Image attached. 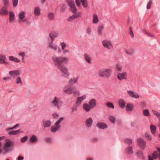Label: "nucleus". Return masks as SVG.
I'll use <instances>...</instances> for the list:
<instances>
[{
	"label": "nucleus",
	"mask_w": 160,
	"mask_h": 160,
	"mask_svg": "<svg viewBox=\"0 0 160 160\" xmlns=\"http://www.w3.org/2000/svg\"><path fill=\"white\" fill-rule=\"evenodd\" d=\"M52 59L55 63V65L62 72V75L65 77H68L69 74L68 69L62 64L63 63H67L68 62V59L66 57L53 56Z\"/></svg>",
	"instance_id": "1"
},
{
	"label": "nucleus",
	"mask_w": 160,
	"mask_h": 160,
	"mask_svg": "<svg viewBox=\"0 0 160 160\" xmlns=\"http://www.w3.org/2000/svg\"><path fill=\"white\" fill-rule=\"evenodd\" d=\"M5 141L3 147L4 151L3 152L4 154L12 151L13 148H11L14 146L13 142L10 139H7Z\"/></svg>",
	"instance_id": "2"
},
{
	"label": "nucleus",
	"mask_w": 160,
	"mask_h": 160,
	"mask_svg": "<svg viewBox=\"0 0 160 160\" xmlns=\"http://www.w3.org/2000/svg\"><path fill=\"white\" fill-rule=\"evenodd\" d=\"M112 71L110 69L101 70L99 71L98 74L100 77H106L107 78H109L111 75Z\"/></svg>",
	"instance_id": "3"
},
{
	"label": "nucleus",
	"mask_w": 160,
	"mask_h": 160,
	"mask_svg": "<svg viewBox=\"0 0 160 160\" xmlns=\"http://www.w3.org/2000/svg\"><path fill=\"white\" fill-rule=\"evenodd\" d=\"M52 103L53 104L54 106L59 109L62 106V102L60 101L59 98L55 97L54 100L52 102Z\"/></svg>",
	"instance_id": "4"
},
{
	"label": "nucleus",
	"mask_w": 160,
	"mask_h": 160,
	"mask_svg": "<svg viewBox=\"0 0 160 160\" xmlns=\"http://www.w3.org/2000/svg\"><path fill=\"white\" fill-rule=\"evenodd\" d=\"M63 91L68 94H71L72 93H75L76 92L75 89L71 88L70 86L65 87L63 89Z\"/></svg>",
	"instance_id": "5"
},
{
	"label": "nucleus",
	"mask_w": 160,
	"mask_h": 160,
	"mask_svg": "<svg viewBox=\"0 0 160 160\" xmlns=\"http://www.w3.org/2000/svg\"><path fill=\"white\" fill-rule=\"evenodd\" d=\"M137 142L138 146L142 149H144L146 146V142L143 139L140 138L138 139Z\"/></svg>",
	"instance_id": "6"
},
{
	"label": "nucleus",
	"mask_w": 160,
	"mask_h": 160,
	"mask_svg": "<svg viewBox=\"0 0 160 160\" xmlns=\"http://www.w3.org/2000/svg\"><path fill=\"white\" fill-rule=\"evenodd\" d=\"M7 58L5 55L0 54V64H4L5 65L8 64L9 63L6 61Z\"/></svg>",
	"instance_id": "7"
},
{
	"label": "nucleus",
	"mask_w": 160,
	"mask_h": 160,
	"mask_svg": "<svg viewBox=\"0 0 160 160\" xmlns=\"http://www.w3.org/2000/svg\"><path fill=\"white\" fill-rule=\"evenodd\" d=\"M96 126L99 129H104L107 128V124L104 122H98L96 125Z\"/></svg>",
	"instance_id": "8"
},
{
	"label": "nucleus",
	"mask_w": 160,
	"mask_h": 160,
	"mask_svg": "<svg viewBox=\"0 0 160 160\" xmlns=\"http://www.w3.org/2000/svg\"><path fill=\"white\" fill-rule=\"evenodd\" d=\"M8 13V12L6 7H3L0 9V14L1 15H6Z\"/></svg>",
	"instance_id": "9"
},
{
	"label": "nucleus",
	"mask_w": 160,
	"mask_h": 160,
	"mask_svg": "<svg viewBox=\"0 0 160 160\" xmlns=\"http://www.w3.org/2000/svg\"><path fill=\"white\" fill-rule=\"evenodd\" d=\"M9 74L12 77H16L20 74L19 70H15L10 71Z\"/></svg>",
	"instance_id": "10"
},
{
	"label": "nucleus",
	"mask_w": 160,
	"mask_h": 160,
	"mask_svg": "<svg viewBox=\"0 0 160 160\" xmlns=\"http://www.w3.org/2000/svg\"><path fill=\"white\" fill-rule=\"evenodd\" d=\"M128 94L132 97L135 98H139L138 94L136 92L133 91L128 90Z\"/></svg>",
	"instance_id": "11"
},
{
	"label": "nucleus",
	"mask_w": 160,
	"mask_h": 160,
	"mask_svg": "<svg viewBox=\"0 0 160 160\" xmlns=\"http://www.w3.org/2000/svg\"><path fill=\"white\" fill-rule=\"evenodd\" d=\"M127 73L125 72H124L122 73H119L117 75V77L118 79L120 80H122V79H127L126 75Z\"/></svg>",
	"instance_id": "12"
},
{
	"label": "nucleus",
	"mask_w": 160,
	"mask_h": 160,
	"mask_svg": "<svg viewBox=\"0 0 160 160\" xmlns=\"http://www.w3.org/2000/svg\"><path fill=\"white\" fill-rule=\"evenodd\" d=\"M102 43L105 47L108 49H110L112 47V45L109 41L105 40L102 42Z\"/></svg>",
	"instance_id": "13"
},
{
	"label": "nucleus",
	"mask_w": 160,
	"mask_h": 160,
	"mask_svg": "<svg viewBox=\"0 0 160 160\" xmlns=\"http://www.w3.org/2000/svg\"><path fill=\"white\" fill-rule=\"evenodd\" d=\"M93 120L91 118H89L85 121V125L88 128H90L92 125Z\"/></svg>",
	"instance_id": "14"
},
{
	"label": "nucleus",
	"mask_w": 160,
	"mask_h": 160,
	"mask_svg": "<svg viewBox=\"0 0 160 160\" xmlns=\"http://www.w3.org/2000/svg\"><path fill=\"white\" fill-rule=\"evenodd\" d=\"M88 104L91 108H93L96 105V101L94 99H92L88 102Z\"/></svg>",
	"instance_id": "15"
},
{
	"label": "nucleus",
	"mask_w": 160,
	"mask_h": 160,
	"mask_svg": "<svg viewBox=\"0 0 160 160\" xmlns=\"http://www.w3.org/2000/svg\"><path fill=\"white\" fill-rule=\"evenodd\" d=\"M55 126H52L51 128V131L53 132H56L60 127V125L56 124V123H55Z\"/></svg>",
	"instance_id": "16"
},
{
	"label": "nucleus",
	"mask_w": 160,
	"mask_h": 160,
	"mask_svg": "<svg viewBox=\"0 0 160 160\" xmlns=\"http://www.w3.org/2000/svg\"><path fill=\"white\" fill-rule=\"evenodd\" d=\"M51 124V122L50 120L43 121V125L44 128L49 127Z\"/></svg>",
	"instance_id": "17"
},
{
	"label": "nucleus",
	"mask_w": 160,
	"mask_h": 160,
	"mask_svg": "<svg viewBox=\"0 0 160 160\" xmlns=\"http://www.w3.org/2000/svg\"><path fill=\"white\" fill-rule=\"evenodd\" d=\"M86 98V96L84 95L82 97H79L77 98V100L76 102L77 104H80L82 102V101Z\"/></svg>",
	"instance_id": "18"
},
{
	"label": "nucleus",
	"mask_w": 160,
	"mask_h": 160,
	"mask_svg": "<svg viewBox=\"0 0 160 160\" xmlns=\"http://www.w3.org/2000/svg\"><path fill=\"white\" fill-rule=\"evenodd\" d=\"M38 139L35 135H32L29 139V142L32 143L37 142Z\"/></svg>",
	"instance_id": "19"
},
{
	"label": "nucleus",
	"mask_w": 160,
	"mask_h": 160,
	"mask_svg": "<svg viewBox=\"0 0 160 160\" xmlns=\"http://www.w3.org/2000/svg\"><path fill=\"white\" fill-rule=\"evenodd\" d=\"M68 5L71 8L75 7V4L73 0H66Z\"/></svg>",
	"instance_id": "20"
},
{
	"label": "nucleus",
	"mask_w": 160,
	"mask_h": 160,
	"mask_svg": "<svg viewBox=\"0 0 160 160\" xmlns=\"http://www.w3.org/2000/svg\"><path fill=\"white\" fill-rule=\"evenodd\" d=\"M83 109L86 112L89 111L90 110V109L91 108L90 106L87 103L84 104L83 105Z\"/></svg>",
	"instance_id": "21"
},
{
	"label": "nucleus",
	"mask_w": 160,
	"mask_h": 160,
	"mask_svg": "<svg viewBox=\"0 0 160 160\" xmlns=\"http://www.w3.org/2000/svg\"><path fill=\"white\" fill-rule=\"evenodd\" d=\"M119 106L121 108H124L125 106L126 103L123 99H120L118 101Z\"/></svg>",
	"instance_id": "22"
},
{
	"label": "nucleus",
	"mask_w": 160,
	"mask_h": 160,
	"mask_svg": "<svg viewBox=\"0 0 160 160\" xmlns=\"http://www.w3.org/2000/svg\"><path fill=\"white\" fill-rule=\"evenodd\" d=\"M150 129L153 135H155L156 130V127L154 125L151 124L150 126Z\"/></svg>",
	"instance_id": "23"
},
{
	"label": "nucleus",
	"mask_w": 160,
	"mask_h": 160,
	"mask_svg": "<svg viewBox=\"0 0 160 160\" xmlns=\"http://www.w3.org/2000/svg\"><path fill=\"white\" fill-rule=\"evenodd\" d=\"M9 21L10 22H12L15 19V15L12 11L9 12Z\"/></svg>",
	"instance_id": "24"
},
{
	"label": "nucleus",
	"mask_w": 160,
	"mask_h": 160,
	"mask_svg": "<svg viewBox=\"0 0 160 160\" xmlns=\"http://www.w3.org/2000/svg\"><path fill=\"white\" fill-rule=\"evenodd\" d=\"M126 152L128 154H132L133 153L132 147L129 146L126 149Z\"/></svg>",
	"instance_id": "25"
},
{
	"label": "nucleus",
	"mask_w": 160,
	"mask_h": 160,
	"mask_svg": "<svg viewBox=\"0 0 160 160\" xmlns=\"http://www.w3.org/2000/svg\"><path fill=\"white\" fill-rule=\"evenodd\" d=\"M20 130L19 129L16 131H12L9 132L8 134L10 135H17L20 132Z\"/></svg>",
	"instance_id": "26"
},
{
	"label": "nucleus",
	"mask_w": 160,
	"mask_h": 160,
	"mask_svg": "<svg viewBox=\"0 0 160 160\" xmlns=\"http://www.w3.org/2000/svg\"><path fill=\"white\" fill-rule=\"evenodd\" d=\"M133 108V106L132 105L128 103L126 106V110L127 111H130L132 110Z\"/></svg>",
	"instance_id": "27"
},
{
	"label": "nucleus",
	"mask_w": 160,
	"mask_h": 160,
	"mask_svg": "<svg viewBox=\"0 0 160 160\" xmlns=\"http://www.w3.org/2000/svg\"><path fill=\"white\" fill-rule=\"evenodd\" d=\"M40 10L38 7H36L34 9V13L36 16H39L40 14Z\"/></svg>",
	"instance_id": "28"
},
{
	"label": "nucleus",
	"mask_w": 160,
	"mask_h": 160,
	"mask_svg": "<svg viewBox=\"0 0 160 160\" xmlns=\"http://www.w3.org/2000/svg\"><path fill=\"white\" fill-rule=\"evenodd\" d=\"M77 78H74L73 79L71 78L68 82V84H69V86H71L73 84V83H76V82H77Z\"/></svg>",
	"instance_id": "29"
},
{
	"label": "nucleus",
	"mask_w": 160,
	"mask_h": 160,
	"mask_svg": "<svg viewBox=\"0 0 160 160\" xmlns=\"http://www.w3.org/2000/svg\"><path fill=\"white\" fill-rule=\"evenodd\" d=\"M25 12L24 11H22L19 14V18L20 19L22 20L25 17Z\"/></svg>",
	"instance_id": "30"
},
{
	"label": "nucleus",
	"mask_w": 160,
	"mask_h": 160,
	"mask_svg": "<svg viewBox=\"0 0 160 160\" xmlns=\"http://www.w3.org/2000/svg\"><path fill=\"white\" fill-rule=\"evenodd\" d=\"M82 6L84 8H86L88 6L87 0H80Z\"/></svg>",
	"instance_id": "31"
},
{
	"label": "nucleus",
	"mask_w": 160,
	"mask_h": 160,
	"mask_svg": "<svg viewBox=\"0 0 160 160\" xmlns=\"http://www.w3.org/2000/svg\"><path fill=\"white\" fill-rule=\"evenodd\" d=\"M104 27L103 26H101L98 28V34L100 36H102V30L104 28Z\"/></svg>",
	"instance_id": "32"
},
{
	"label": "nucleus",
	"mask_w": 160,
	"mask_h": 160,
	"mask_svg": "<svg viewBox=\"0 0 160 160\" xmlns=\"http://www.w3.org/2000/svg\"><path fill=\"white\" fill-rule=\"evenodd\" d=\"M98 21V16L96 14H94L93 17V22L94 23H97Z\"/></svg>",
	"instance_id": "33"
},
{
	"label": "nucleus",
	"mask_w": 160,
	"mask_h": 160,
	"mask_svg": "<svg viewBox=\"0 0 160 160\" xmlns=\"http://www.w3.org/2000/svg\"><path fill=\"white\" fill-rule=\"evenodd\" d=\"M126 52L127 54L131 55L133 54L134 52V50L133 49L131 48L128 50H126Z\"/></svg>",
	"instance_id": "34"
},
{
	"label": "nucleus",
	"mask_w": 160,
	"mask_h": 160,
	"mask_svg": "<svg viewBox=\"0 0 160 160\" xmlns=\"http://www.w3.org/2000/svg\"><path fill=\"white\" fill-rule=\"evenodd\" d=\"M124 141L128 145H131L132 142V140L128 138H126L124 140Z\"/></svg>",
	"instance_id": "35"
},
{
	"label": "nucleus",
	"mask_w": 160,
	"mask_h": 160,
	"mask_svg": "<svg viewBox=\"0 0 160 160\" xmlns=\"http://www.w3.org/2000/svg\"><path fill=\"white\" fill-rule=\"evenodd\" d=\"M109 120L112 123H115L116 119L113 116H111L109 117Z\"/></svg>",
	"instance_id": "36"
},
{
	"label": "nucleus",
	"mask_w": 160,
	"mask_h": 160,
	"mask_svg": "<svg viewBox=\"0 0 160 160\" xmlns=\"http://www.w3.org/2000/svg\"><path fill=\"white\" fill-rule=\"evenodd\" d=\"M84 57L85 60L87 62H88L89 63H91V59L90 57L88 56L87 54H84Z\"/></svg>",
	"instance_id": "37"
},
{
	"label": "nucleus",
	"mask_w": 160,
	"mask_h": 160,
	"mask_svg": "<svg viewBox=\"0 0 160 160\" xmlns=\"http://www.w3.org/2000/svg\"><path fill=\"white\" fill-rule=\"evenodd\" d=\"M52 42H51V43H49V48H50L53 49H54L55 50H56L57 49V46L54 45L52 44Z\"/></svg>",
	"instance_id": "38"
},
{
	"label": "nucleus",
	"mask_w": 160,
	"mask_h": 160,
	"mask_svg": "<svg viewBox=\"0 0 160 160\" xmlns=\"http://www.w3.org/2000/svg\"><path fill=\"white\" fill-rule=\"evenodd\" d=\"M106 105L109 108H111L112 109H113L114 108V106L113 104L110 102H107Z\"/></svg>",
	"instance_id": "39"
},
{
	"label": "nucleus",
	"mask_w": 160,
	"mask_h": 160,
	"mask_svg": "<svg viewBox=\"0 0 160 160\" xmlns=\"http://www.w3.org/2000/svg\"><path fill=\"white\" fill-rule=\"evenodd\" d=\"M48 17L50 20H52L54 19V16L53 13L50 12L48 14Z\"/></svg>",
	"instance_id": "40"
},
{
	"label": "nucleus",
	"mask_w": 160,
	"mask_h": 160,
	"mask_svg": "<svg viewBox=\"0 0 160 160\" xmlns=\"http://www.w3.org/2000/svg\"><path fill=\"white\" fill-rule=\"evenodd\" d=\"M145 136L146 138L149 140H152V138L151 136L147 132H145Z\"/></svg>",
	"instance_id": "41"
},
{
	"label": "nucleus",
	"mask_w": 160,
	"mask_h": 160,
	"mask_svg": "<svg viewBox=\"0 0 160 160\" xmlns=\"http://www.w3.org/2000/svg\"><path fill=\"white\" fill-rule=\"evenodd\" d=\"M143 115L145 116H148L149 115V111L148 110L146 109L143 111Z\"/></svg>",
	"instance_id": "42"
},
{
	"label": "nucleus",
	"mask_w": 160,
	"mask_h": 160,
	"mask_svg": "<svg viewBox=\"0 0 160 160\" xmlns=\"http://www.w3.org/2000/svg\"><path fill=\"white\" fill-rule=\"evenodd\" d=\"M28 137L27 136H25L22 138L21 139V142L22 143H23L26 141L28 139Z\"/></svg>",
	"instance_id": "43"
},
{
	"label": "nucleus",
	"mask_w": 160,
	"mask_h": 160,
	"mask_svg": "<svg viewBox=\"0 0 160 160\" xmlns=\"http://www.w3.org/2000/svg\"><path fill=\"white\" fill-rule=\"evenodd\" d=\"M12 1L13 6L14 7H16L18 3V0H12Z\"/></svg>",
	"instance_id": "44"
},
{
	"label": "nucleus",
	"mask_w": 160,
	"mask_h": 160,
	"mask_svg": "<svg viewBox=\"0 0 160 160\" xmlns=\"http://www.w3.org/2000/svg\"><path fill=\"white\" fill-rule=\"evenodd\" d=\"M152 0H149V2L148 3L147 5V9H148L150 8L151 5L152 4Z\"/></svg>",
	"instance_id": "45"
},
{
	"label": "nucleus",
	"mask_w": 160,
	"mask_h": 160,
	"mask_svg": "<svg viewBox=\"0 0 160 160\" xmlns=\"http://www.w3.org/2000/svg\"><path fill=\"white\" fill-rule=\"evenodd\" d=\"M64 118L63 117L60 118L59 120L57 121L56 122V124L60 125V122L63 120Z\"/></svg>",
	"instance_id": "46"
},
{
	"label": "nucleus",
	"mask_w": 160,
	"mask_h": 160,
	"mask_svg": "<svg viewBox=\"0 0 160 160\" xmlns=\"http://www.w3.org/2000/svg\"><path fill=\"white\" fill-rule=\"evenodd\" d=\"M64 118L63 117L60 118L59 120L57 121L56 122V124L60 125V122L63 120Z\"/></svg>",
	"instance_id": "47"
},
{
	"label": "nucleus",
	"mask_w": 160,
	"mask_h": 160,
	"mask_svg": "<svg viewBox=\"0 0 160 160\" xmlns=\"http://www.w3.org/2000/svg\"><path fill=\"white\" fill-rule=\"evenodd\" d=\"M16 83L17 84H22L21 78L20 77H18L16 79Z\"/></svg>",
	"instance_id": "48"
},
{
	"label": "nucleus",
	"mask_w": 160,
	"mask_h": 160,
	"mask_svg": "<svg viewBox=\"0 0 160 160\" xmlns=\"http://www.w3.org/2000/svg\"><path fill=\"white\" fill-rule=\"evenodd\" d=\"M49 36L51 38L52 40L53 41L54 40V38L56 37L57 35H54L52 34V33H50L49 34Z\"/></svg>",
	"instance_id": "49"
},
{
	"label": "nucleus",
	"mask_w": 160,
	"mask_h": 160,
	"mask_svg": "<svg viewBox=\"0 0 160 160\" xmlns=\"http://www.w3.org/2000/svg\"><path fill=\"white\" fill-rule=\"evenodd\" d=\"M45 141L48 143H50L51 142L52 140L50 138H45Z\"/></svg>",
	"instance_id": "50"
},
{
	"label": "nucleus",
	"mask_w": 160,
	"mask_h": 160,
	"mask_svg": "<svg viewBox=\"0 0 160 160\" xmlns=\"http://www.w3.org/2000/svg\"><path fill=\"white\" fill-rule=\"evenodd\" d=\"M66 6L65 5H63L62 8H61L60 11L61 12H64L66 9Z\"/></svg>",
	"instance_id": "51"
},
{
	"label": "nucleus",
	"mask_w": 160,
	"mask_h": 160,
	"mask_svg": "<svg viewBox=\"0 0 160 160\" xmlns=\"http://www.w3.org/2000/svg\"><path fill=\"white\" fill-rule=\"evenodd\" d=\"M4 6L6 7V6L8 5L9 3V2L8 0H3Z\"/></svg>",
	"instance_id": "52"
},
{
	"label": "nucleus",
	"mask_w": 160,
	"mask_h": 160,
	"mask_svg": "<svg viewBox=\"0 0 160 160\" xmlns=\"http://www.w3.org/2000/svg\"><path fill=\"white\" fill-rule=\"evenodd\" d=\"M72 8L71 11H72L73 13H75L77 12V10L75 7L74 8Z\"/></svg>",
	"instance_id": "53"
},
{
	"label": "nucleus",
	"mask_w": 160,
	"mask_h": 160,
	"mask_svg": "<svg viewBox=\"0 0 160 160\" xmlns=\"http://www.w3.org/2000/svg\"><path fill=\"white\" fill-rule=\"evenodd\" d=\"M116 67L118 71H121L122 67L121 66H119L118 64H117L116 65Z\"/></svg>",
	"instance_id": "54"
},
{
	"label": "nucleus",
	"mask_w": 160,
	"mask_h": 160,
	"mask_svg": "<svg viewBox=\"0 0 160 160\" xmlns=\"http://www.w3.org/2000/svg\"><path fill=\"white\" fill-rule=\"evenodd\" d=\"M141 106L142 108H144L146 106V103L145 101H142L141 102Z\"/></svg>",
	"instance_id": "55"
},
{
	"label": "nucleus",
	"mask_w": 160,
	"mask_h": 160,
	"mask_svg": "<svg viewBox=\"0 0 160 160\" xmlns=\"http://www.w3.org/2000/svg\"><path fill=\"white\" fill-rule=\"evenodd\" d=\"M18 55H19L22 57V60H23L24 58L25 53L23 52H20V53H19Z\"/></svg>",
	"instance_id": "56"
},
{
	"label": "nucleus",
	"mask_w": 160,
	"mask_h": 160,
	"mask_svg": "<svg viewBox=\"0 0 160 160\" xmlns=\"http://www.w3.org/2000/svg\"><path fill=\"white\" fill-rule=\"evenodd\" d=\"M61 44L62 45V49L63 50H64L66 47V44L64 42H62L61 43Z\"/></svg>",
	"instance_id": "57"
},
{
	"label": "nucleus",
	"mask_w": 160,
	"mask_h": 160,
	"mask_svg": "<svg viewBox=\"0 0 160 160\" xmlns=\"http://www.w3.org/2000/svg\"><path fill=\"white\" fill-rule=\"evenodd\" d=\"M15 58L12 56H10L9 57V60L14 61Z\"/></svg>",
	"instance_id": "58"
},
{
	"label": "nucleus",
	"mask_w": 160,
	"mask_h": 160,
	"mask_svg": "<svg viewBox=\"0 0 160 160\" xmlns=\"http://www.w3.org/2000/svg\"><path fill=\"white\" fill-rule=\"evenodd\" d=\"M75 2L78 6L79 7L80 5L81 4L79 0H75Z\"/></svg>",
	"instance_id": "59"
},
{
	"label": "nucleus",
	"mask_w": 160,
	"mask_h": 160,
	"mask_svg": "<svg viewBox=\"0 0 160 160\" xmlns=\"http://www.w3.org/2000/svg\"><path fill=\"white\" fill-rule=\"evenodd\" d=\"M157 150H158L159 152V154H158V158L160 160V147H158L156 148Z\"/></svg>",
	"instance_id": "60"
},
{
	"label": "nucleus",
	"mask_w": 160,
	"mask_h": 160,
	"mask_svg": "<svg viewBox=\"0 0 160 160\" xmlns=\"http://www.w3.org/2000/svg\"><path fill=\"white\" fill-rule=\"evenodd\" d=\"M152 112L154 114L156 115L157 116L158 115V114H160V113H159L158 112L156 111L153 110Z\"/></svg>",
	"instance_id": "61"
},
{
	"label": "nucleus",
	"mask_w": 160,
	"mask_h": 160,
	"mask_svg": "<svg viewBox=\"0 0 160 160\" xmlns=\"http://www.w3.org/2000/svg\"><path fill=\"white\" fill-rule=\"evenodd\" d=\"M144 33H145L147 35H148L150 37H154V36H153V35L150 34L148 32H147L146 31H145L144 32Z\"/></svg>",
	"instance_id": "62"
},
{
	"label": "nucleus",
	"mask_w": 160,
	"mask_h": 160,
	"mask_svg": "<svg viewBox=\"0 0 160 160\" xmlns=\"http://www.w3.org/2000/svg\"><path fill=\"white\" fill-rule=\"evenodd\" d=\"M22 21L23 22H26L28 24H29L30 23V22H29L28 20L26 19L23 20Z\"/></svg>",
	"instance_id": "63"
},
{
	"label": "nucleus",
	"mask_w": 160,
	"mask_h": 160,
	"mask_svg": "<svg viewBox=\"0 0 160 160\" xmlns=\"http://www.w3.org/2000/svg\"><path fill=\"white\" fill-rule=\"evenodd\" d=\"M152 157L154 159H156L158 157V155H157L152 153Z\"/></svg>",
	"instance_id": "64"
}]
</instances>
